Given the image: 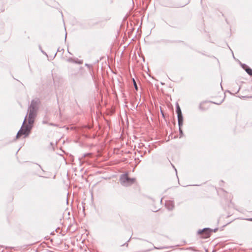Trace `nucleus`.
<instances>
[{"instance_id": "1", "label": "nucleus", "mask_w": 252, "mask_h": 252, "mask_svg": "<svg viewBox=\"0 0 252 252\" xmlns=\"http://www.w3.org/2000/svg\"><path fill=\"white\" fill-rule=\"evenodd\" d=\"M31 128L32 126H31L24 123L21 129L18 131L16 135V138H19L22 136H23L24 137L28 136L31 132Z\"/></svg>"}, {"instance_id": "2", "label": "nucleus", "mask_w": 252, "mask_h": 252, "mask_svg": "<svg viewBox=\"0 0 252 252\" xmlns=\"http://www.w3.org/2000/svg\"><path fill=\"white\" fill-rule=\"evenodd\" d=\"M38 100H33L32 102L30 108V113L29 115V118L30 119V123L32 122V119H33L35 115V112L37 108L38 104Z\"/></svg>"}, {"instance_id": "3", "label": "nucleus", "mask_w": 252, "mask_h": 252, "mask_svg": "<svg viewBox=\"0 0 252 252\" xmlns=\"http://www.w3.org/2000/svg\"><path fill=\"white\" fill-rule=\"evenodd\" d=\"M198 234L200 235V238L206 239L210 237L211 230L209 228H204L202 230H199Z\"/></svg>"}, {"instance_id": "4", "label": "nucleus", "mask_w": 252, "mask_h": 252, "mask_svg": "<svg viewBox=\"0 0 252 252\" xmlns=\"http://www.w3.org/2000/svg\"><path fill=\"white\" fill-rule=\"evenodd\" d=\"M121 182L126 185H130L135 182V179L134 178H129L127 175L125 174L122 176L121 178Z\"/></svg>"}, {"instance_id": "5", "label": "nucleus", "mask_w": 252, "mask_h": 252, "mask_svg": "<svg viewBox=\"0 0 252 252\" xmlns=\"http://www.w3.org/2000/svg\"><path fill=\"white\" fill-rule=\"evenodd\" d=\"M176 111L178 114V124L180 127L183 123V117L182 114L181 110L179 105H177Z\"/></svg>"}, {"instance_id": "6", "label": "nucleus", "mask_w": 252, "mask_h": 252, "mask_svg": "<svg viewBox=\"0 0 252 252\" xmlns=\"http://www.w3.org/2000/svg\"><path fill=\"white\" fill-rule=\"evenodd\" d=\"M210 103H209V102H202L200 104V108L202 109H205L209 106V105H210Z\"/></svg>"}, {"instance_id": "7", "label": "nucleus", "mask_w": 252, "mask_h": 252, "mask_svg": "<svg viewBox=\"0 0 252 252\" xmlns=\"http://www.w3.org/2000/svg\"><path fill=\"white\" fill-rule=\"evenodd\" d=\"M246 71L250 75L252 76V69L249 67L245 68Z\"/></svg>"}, {"instance_id": "8", "label": "nucleus", "mask_w": 252, "mask_h": 252, "mask_svg": "<svg viewBox=\"0 0 252 252\" xmlns=\"http://www.w3.org/2000/svg\"><path fill=\"white\" fill-rule=\"evenodd\" d=\"M222 101V99H220L219 101H215L214 103L217 104L219 105V104H220L221 103Z\"/></svg>"}, {"instance_id": "9", "label": "nucleus", "mask_w": 252, "mask_h": 252, "mask_svg": "<svg viewBox=\"0 0 252 252\" xmlns=\"http://www.w3.org/2000/svg\"><path fill=\"white\" fill-rule=\"evenodd\" d=\"M133 83H134V88H135V89L136 90H138V87H137V86L136 85V82L135 81V80L134 79H133Z\"/></svg>"}, {"instance_id": "10", "label": "nucleus", "mask_w": 252, "mask_h": 252, "mask_svg": "<svg viewBox=\"0 0 252 252\" xmlns=\"http://www.w3.org/2000/svg\"><path fill=\"white\" fill-rule=\"evenodd\" d=\"M248 220L252 221V218L248 219Z\"/></svg>"}]
</instances>
